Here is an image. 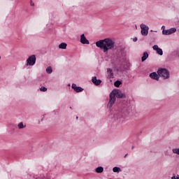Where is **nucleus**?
Segmentation results:
<instances>
[{
  "label": "nucleus",
  "mask_w": 179,
  "mask_h": 179,
  "mask_svg": "<svg viewBox=\"0 0 179 179\" xmlns=\"http://www.w3.org/2000/svg\"><path fill=\"white\" fill-rule=\"evenodd\" d=\"M46 72L49 74H51V73L52 72V67L51 66H48L47 69H46Z\"/></svg>",
  "instance_id": "aec40b11"
},
{
  "label": "nucleus",
  "mask_w": 179,
  "mask_h": 179,
  "mask_svg": "<svg viewBox=\"0 0 179 179\" xmlns=\"http://www.w3.org/2000/svg\"><path fill=\"white\" fill-rule=\"evenodd\" d=\"M141 29V34L142 36H148L149 34V27H148L145 24H141L140 25Z\"/></svg>",
  "instance_id": "39448f33"
},
{
  "label": "nucleus",
  "mask_w": 179,
  "mask_h": 179,
  "mask_svg": "<svg viewBox=\"0 0 179 179\" xmlns=\"http://www.w3.org/2000/svg\"><path fill=\"white\" fill-rule=\"evenodd\" d=\"M117 99H125L127 96L125 94L122 93L120 90H113L110 94L109 102L108 103V108H111L114 103H115V100Z\"/></svg>",
  "instance_id": "f03ea898"
},
{
  "label": "nucleus",
  "mask_w": 179,
  "mask_h": 179,
  "mask_svg": "<svg viewBox=\"0 0 179 179\" xmlns=\"http://www.w3.org/2000/svg\"><path fill=\"white\" fill-rule=\"evenodd\" d=\"M152 48L155 51H157V53H158L159 55H163V50L159 48V45H155L152 46Z\"/></svg>",
  "instance_id": "1a4fd4ad"
},
{
  "label": "nucleus",
  "mask_w": 179,
  "mask_h": 179,
  "mask_svg": "<svg viewBox=\"0 0 179 179\" xmlns=\"http://www.w3.org/2000/svg\"><path fill=\"white\" fill-rule=\"evenodd\" d=\"M173 153L175 155H179V148H173L172 150Z\"/></svg>",
  "instance_id": "412c9836"
},
{
  "label": "nucleus",
  "mask_w": 179,
  "mask_h": 179,
  "mask_svg": "<svg viewBox=\"0 0 179 179\" xmlns=\"http://www.w3.org/2000/svg\"><path fill=\"white\" fill-rule=\"evenodd\" d=\"M120 85H122V83L120 80H117L114 83V86H115V87H120Z\"/></svg>",
  "instance_id": "6ab92c4d"
},
{
  "label": "nucleus",
  "mask_w": 179,
  "mask_h": 179,
  "mask_svg": "<svg viewBox=\"0 0 179 179\" xmlns=\"http://www.w3.org/2000/svg\"><path fill=\"white\" fill-rule=\"evenodd\" d=\"M96 45L98 48L102 50L103 52L107 54L110 50H114L115 48V40L111 38H106L96 41Z\"/></svg>",
  "instance_id": "f257e3e1"
},
{
  "label": "nucleus",
  "mask_w": 179,
  "mask_h": 179,
  "mask_svg": "<svg viewBox=\"0 0 179 179\" xmlns=\"http://www.w3.org/2000/svg\"><path fill=\"white\" fill-rule=\"evenodd\" d=\"M78 117H76V120H78Z\"/></svg>",
  "instance_id": "c756f323"
},
{
  "label": "nucleus",
  "mask_w": 179,
  "mask_h": 179,
  "mask_svg": "<svg viewBox=\"0 0 179 179\" xmlns=\"http://www.w3.org/2000/svg\"><path fill=\"white\" fill-rule=\"evenodd\" d=\"M177 31V29L176 28H171L169 29L162 31V34L164 36H170V34H173Z\"/></svg>",
  "instance_id": "423d86ee"
},
{
  "label": "nucleus",
  "mask_w": 179,
  "mask_h": 179,
  "mask_svg": "<svg viewBox=\"0 0 179 179\" xmlns=\"http://www.w3.org/2000/svg\"><path fill=\"white\" fill-rule=\"evenodd\" d=\"M134 148H135V146L132 145V146H131L132 150H133V149H134Z\"/></svg>",
  "instance_id": "bb28decb"
},
{
  "label": "nucleus",
  "mask_w": 179,
  "mask_h": 179,
  "mask_svg": "<svg viewBox=\"0 0 179 179\" xmlns=\"http://www.w3.org/2000/svg\"><path fill=\"white\" fill-rule=\"evenodd\" d=\"M34 178H35V179H40V178H38V177H35V176H34Z\"/></svg>",
  "instance_id": "cd10ccee"
},
{
  "label": "nucleus",
  "mask_w": 179,
  "mask_h": 179,
  "mask_svg": "<svg viewBox=\"0 0 179 179\" xmlns=\"http://www.w3.org/2000/svg\"><path fill=\"white\" fill-rule=\"evenodd\" d=\"M66 47H68L66 43H62L59 45V48H60V50H66Z\"/></svg>",
  "instance_id": "4468645a"
},
{
  "label": "nucleus",
  "mask_w": 179,
  "mask_h": 179,
  "mask_svg": "<svg viewBox=\"0 0 179 179\" xmlns=\"http://www.w3.org/2000/svg\"><path fill=\"white\" fill-rule=\"evenodd\" d=\"M162 31H164V30H166V27L164 25H163L162 27Z\"/></svg>",
  "instance_id": "b1692460"
},
{
  "label": "nucleus",
  "mask_w": 179,
  "mask_h": 179,
  "mask_svg": "<svg viewBox=\"0 0 179 179\" xmlns=\"http://www.w3.org/2000/svg\"><path fill=\"white\" fill-rule=\"evenodd\" d=\"M92 83H94L96 86H99L101 83V80H97V77L94 76L92 79Z\"/></svg>",
  "instance_id": "9b49d317"
},
{
  "label": "nucleus",
  "mask_w": 179,
  "mask_h": 179,
  "mask_svg": "<svg viewBox=\"0 0 179 179\" xmlns=\"http://www.w3.org/2000/svg\"><path fill=\"white\" fill-rule=\"evenodd\" d=\"M39 179H51V176H50L48 175L41 174L39 176Z\"/></svg>",
  "instance_id": "f3484780"
},
{
  "label": "nucleus",
  "mask_w": 179,
  "mask_h": 179,
  "mask_svg": "<svg viewBox=\"0 0 179 179\" xmlns=\"http://www.w3.org/2000/svg\"><path fill=\"white\" fill-rule=\"evenodd\" d=\"M41 92H47V87H41L40 88Z\"/></svg>",
  "instance_id": "4be33fe9"
},
{
  "label": "nucleus",
  "mask_w": 179,
  "mask_h": 179,
  "mask_svg": "<svg viewBox=\"0 0 179 179\" xmlns=\"http://www.w3.org/2000/svg\"><path fill=\"white\" fill-rule=\"evenodd\" d=\"M148 58H149V54L148 53V52H145L143 55V57H141V62H145V61H146Z\"/></svg>",
  "instance_id": "f8f14e48"
},
{
  "label": "nucleus",
  "mask_w": 179,
  "mask_h": 179,
  "mask_svg": "<svg viewBox=\"0 0 179 179\" xmlns=\"http://www.w3.org/2000/svg\"><path fill=\"white\" fill-rule=\"evenodd\" d=\"M150 78H151V79H154L155 80L158 81L160 79V76H159V73L156 72H152L150 73Z\"/></svg>",
  "instance_id": "0eeeda50"
},
{
  "label": "nucleus",
  "mask_w": 179,
  "mask_h": 179,
  "mask_svg": "<svg viewBox=\"0 0 179 179\" xmlns=\"http://www.w3.org/2000/svg\"><path fill=\"white\" fill-rule=\"evenodd\" d=\"M0 59H1V57H0Z\"/></svg>",
  "instance_id": "7c9ffc66"
},
{
  "label": "nucleus",
  "mask_w": 179,
  "mask_h": 179,
  "mask_svg": "<svg viewBox=\"0 0 179 179\" xmlns=\"http://www.w3.org/2000/svg\"><path fill=\"white\" fill-rule=\"evenodd\" d=\"M128 156V154H126L125 155H124V157H127Z\"/></svg>",
  "instance_id": "c85d7f7f"
},
{
  "label": "nucleus",
  "mask_w": 179,
  "mask_h": 179,
  "mask_svg": "<svg viewBox=\"0 0 179 179\" xmlns=\"http://www.w3.org/2000/svg\"><path fill=\"white\" fill-rule=\"evenodd\" d=\"M171 179H179V175H177L176 177V176H173Z\"/></svg>",
  "instance_id": "5701e85b"
},
{
  "label": "nucleus",
  "mask_w": 179,
  "mask_h": 179,
  "mask_svg": "<svg viewBox=\"0 0 179 179\" xmlns=\"http://www.w3.org/2000/svg\"><path fill=\"white\" fill-rule=\"evenodd\" d=\"M36 55H32L31 56H29L28 57V59H27V66H33V65H34L36 64Z\"/></svg>",
  "instance_id": "20e7f679"
},
{
  "label": "nucleus",
  "mask_w": 179,
  "mask_h": 179,
  "mask_svg": "<svg viewBox=\"0 0 179 179\" xmlns=\"http://www.w3.org/2000/svg\"><path fill=\"white\" fill-rule=\"evenodd\" d=\"M133 41L136 42L138 41V38L135 37L133 38Z\"/></svg>",
  "instance_id": "393cba45"
},
{
  "label": "nucleus",
  "mask_w": 179,
  "mask_h": 179,
  "mask_svg": "<svg viewBox=\"0 0 179 179\" xmlns=\"http://www.w3.org/2000/svg\"><path fill=\"white\" fill-rule=\"evenodd\" d=\"M113 173H120V172H121V168L115 166L113 169Z\"/></svg>",
  "instance_id": "a211bd4d"
},
{
  "label": "nucleus",
  "mask_w": 179,
  "mask_h": 179,
  "mask_svg": "<svg viewBox=\"0 0 179 179\" xmlns=\"http://www.w3.org/2000/svg\"><path fill=\"white\" fill-rule=\"evenodd\" d=\"M72 89L76 92V93H80V92H83V88L81 87L76 86V84H72Z\"/></svg>",
  "instance_id": "9d476101"
},
{
  "label": "nucleus",
  "mask_w": 179,
  "mask_h": 179,
  "mask_svg": "<svg viewBox=\"0 0 179 179\" xmlns=\"http://www.w3.org/2000/svg\"><path fill=\"white\" fill-rule=\"evenodd\" d=\"M31 6H34V3H31Z\"/></svg>",
  "instance_id": "a878e982"
},
{
  "label": "nucleus",
  "mask_w": 179,
  "mask_h": 179,
  "mask_svg": "<svg viewBox=\"0 0 179 179\" xmlns=\"http://www.w3.org/2000/svg\"><path fill=\"white\" fill-rule=\"evenodd\" d=\"M96 173H103V171H104V168H103L102 166H99L95 169Z\"/></svg>",
  "instance_id": "dca6fc26"
},
{
  "label": "nucleus",
  "mask_w": 179,
  "mask_h": 179,
  "mask_svg": "<svg viewBox=\"0 0 179 179\" xmlns=\"http://www.w3.org/2000/svg\"><path fill=\"white\" fill-rule=\"evenodd\" d=\"M157 73H158L159 78H163L164 80L170 79V71L167 69L159 68Z\"/></svg>",
  "instance_id": "7ed1b4c3"
},
{
  "label": "nucleus",
  "mask_w": 179,
  "mask_h": 179,
  "mask_svg": "<svg viewBox=\"0 0 179 179\" xmlns=\"http://www.w3.org/2000/svg\"><path fill=\"white\" fill-rule=\"evenodd\" d=\"M17 127L19 129H24V128H26V124H24L23 122H21L17 124Z\"/></svg>",
  "instance_id": "2eb2a0df"
},
{
  "label": "nucleus",
  "mask_w": 179,
  "mask_h": 179,
  "mask_svg": "<svg viewBox=\"0 0 179 179\" xmlns=\"http://www.w3.org/2000/svg\"><path fill=\"white\" fill-rule=\"evenodd\" d=\"M80 41L82 44H90L89 40L86 38V36H85V34H83L80 36Z\"/></svg>",
  "instance_id": "6e6552de"
},
{
  "label": "nucleus",
  "mask_w": 179,
  "mask_h": 179,
  "mask_svg": "<svg viewBox=\"0 0 179 179\" xmlns=\"http://www.w3.org/2000/svg\"><path fill=\"white\" fill-rule=\"evenodd\" d=\"M107 73H108V78H114V73H113V69H107Z\"/></svg>",
  "instance_id": "ddd939ff"
}]
</instances>
